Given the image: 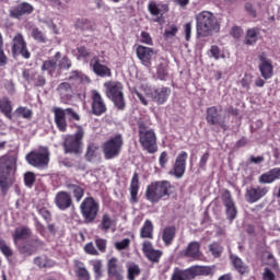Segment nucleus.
Masks as SVG:
<instances>
[{
  "instance_id": "obj_7",
  "label": "nucleus",
  "mask_w": 280,
  "mask_h": 280,
  "mask_svg": "<svg viewBox=\"0 0 280 280\" xmlns=\"http://www.w3.org/2000/svg\"><path fill=\"white\" fill-rule=\"evenodd\" d=\"M103 154L106 161L117 159L124 149V136L118 133L103 143Z\"/></svg>"
},
{
  "instance_id": "obj_23",
  "label": "nucleus",
  "mask_w": 280,
  "mask_h": 280,
  "mask_svg": "<svg viewBox=\"0 0 280 280\" xmlns=\"http://www.w3.org/2000/svg\"><path fill=\"white\" fill-rule=\"evenodd\" d=\"M259 65L258 69L265 80H270L272 78L273 73V67H272V61L264 55H259Z\"/></svg>"
},
{
  "instance_id": "obj_24",
  "label": "nucleus",
  "mask_w": 280,
  "mask_h": 280,
  "mask_svg": "<svg viewBox=\"0 0 280 280\" xmlns=\"http://www.w3.org/2000/svg\"><path fill=\"white\" fill-rule=\"evenodd\" d=\"M55 203L60 211H67V209L73 205V199H71V195H69V192L59 191L55 197Z\"/></svg>"
},
{
  "instance_id": "obj_34",
  "label": "nucleus",
  "mask_w": 280,
  "mask_h": 280,
  "mask_svg": "<svg viewBox=\"0 0 280 280\" xmlns=\"http://www.w3.org/2000/svg\"><path fill=\"white\" fill-rule=\"evenodd\" d=\"M57 91L62 100H71L73 97V89L69 82H62L58 85Z\"/></svg>"
},
{
  "instance_id": "obj_53",
  "label": "nucleus",
  "mask_w": 280,
  "mask_h": 280,
  "mask_svg": "<svg viewBox=\"0 0 280 280\" xmlns=\"http://www.w3.org/2000/svg\"><path fill=\"white\" fill-rule=\"evenodd\" d=\"M4 89L9 95H14L16 91V88L14 85V82H12V80L4 81Z\"/></svg>"
},
{
  "instance_id": "obj_30",
  "label": "nucleus",
  "mask_w": 280,
  "mask_h": 280,
  "mask_svg": "<svg viewBox=\"0 0 280 280\" xmlns=\"http://www.w3.org/2000/svg\"><path fill=\"white\" fill-rule=\"evenodd\" d=\"M230 261L233 266V268L240 273V275H246V272H248V267L245 264L244 260H242V258H240V256L234 255V254H230Z\"/></svg>"
},
{
  "instance_id": "obj_50",
  "label": "nucleus",
  "mask_w": 280,
  "mask_h": 280,
  "mask_svg": "<svg viewBox=\"0 0 280 280\" xmlns=\"http://www.w3.org/2000/svg\"><path fill=\"white\" fill-rule=\"evenodd\" d=\"M24 80L28 82V84H32L34 80H36V72L30 71V70H24L22 73Z\"/></svg>"
},
{
  "instance_id": "obj_22",
  "label": "nucleus",
  "mask_w": 280,
  "mask_h": 280,
  "mask_svg": "<svg viewBox=\"0 0 280 280\" xmlns=\"http://www.w3.org/2000/svg\"><path fill=\"white\" fill-rule=\"evenodd\" d=\"M142 252L147 259H149V261H152L153 264H159V259H161L163 255V252L154 249V247H152V243L150 241H145L143 243Z\"/></svg>"
},
{
  "instance_id": "obj_2",
  "label": "nucleus",
  "mask_w": 280,
  "mask_h": 280,
  "mask_svg": "<svg viewBox=\"0 0 280 280\" xmlns=\"http://www.w3.org/2000/svg\"><path fill=\"white\" fill-rule=\"evenodd\" d=\"M196 28L197 36H213V34L220 32V23L218 18L210 11H201L196 15Z\"/></svg>"
},
{
  "instance_id": "obj_13",
  "label": "nucleus",
  "mask_w": 280,
  "mask_h": 280,
  "mask_svg": "<svg viewBox=\"0 0 280 280\" xmlns=\"http://www.w3.org/2000/svg\"><path fill=\"white\" fill-rule=\"evenodd\" d=\"M189 154L186 151H182L174 163L173 170L168 172L170 176H175V178H183L187 170V159Z\"/></svg>"
},
{
  "instance_id": "obj_19",
  "label": "nucleus",
  "mask_w": 280,
  "mask_h": 280,
  "mask_svg": "<svg viewBox=\"0 0 280 280\" xmlns=\"http://www.w3.org/2000/svg\"><path fill=\"white\" fill-rule=\"evenodd\" d=\"M90 67L93 73H95V75H98V78H110V75H113L110 68L100 62V57H93L90 60Z\"/></svg>"
},
{
  "instance_id": "obj_39",
  "label": "nucleus",
  "mask_w": 280,
  "mask_h": 280,
  "mask_svg": "<svg viewBox=\"0 0 280 280\" xmlns=\"http://www.w3.org/2000/svg\"><path fill=\"white\" fill-rule=\"evenodd\" d=\"M100 156V147L95 143L88 144L85 159L86 161H95Z\"/></svg>"
},
{
  "instance_id": "obj_55",
  "label": "nucleus",
  "mask_w": 280,
  "mask_h": 280,
  "mask_svg": "<svg viewBox=\"0 0 280 280\" xmlns=\"http://www.w3.org/2000/svg\"><path fill=\"white\" fill-rule=\"evenodd\" d=\"M262 279L264 280H276L277 277L275 276V272L270 270V268L266 267L262 272Z\"/></svg>"
},
{
  "instance_id": "obj_61",
  "label": "nucleus",
  "mask_w": 280,
  "mask_h": 280,
  "mask_svg": "<svg viewBox=\"0 0 280 280\" xmlns=\"http://www.w3.org/2000/svg\"><path fill=\"white\" fill-rule=\"evenodd\" d=\"M141 43H144L145 45H152V37L150 36V33H141Z\"/></svg>"
},
{
  "instance_id": "obj_11",
  "label": "nucleus",
  "mask_w": 280,
  "mask_h": 280,
  "mask_svg": "<svg viewBox=\"0 0 280 280\" xmlns=\"http://www.w3.org/2000/svg\"><path fill=\"white\" fill-rule=\"evenodd\" d=\"M139 141L149 154H154L159 150L156 147V133H154V130L143 127V125L139 126Z\"/></svg>"
},
{
  "instance_id": "obj_56",
  "label": "nucleus",
  "mask_w": 280,
  "mask_h": 280,
  "mask_svg": "<svg viewBox=\"0 0 280 280\" xmlns=\"http://www.w3.org/2000/svg\"><path fill=\"white\" fill-rule=\"evenodd\" d=\"M89 56H91V52L89 51V49H86V47L81 46L78 48V59L80 60V58H89Z\"/></svg>"
},
{
  "instance_id": "obj_37",
  "label": "nucleus",
  "mask_w": 280,
  "mask_h": 280,
  "mask_svg": "<svg viewBox=\"0 0 280 280\" xmlns=\"http://www.w3.org/2000/svg\"><path fill=\"white\" fill-rule=\"evenodd\" d=\"M138 195H139V174L135 173L130 183L131 202H137Z\"/></svg>"
},
{
  "instance_id": "obj_32",
  "label": "nucleus",
  "mask_w": 280,
  "mask_h": 280,
  "mask_svg": "<svg viewBox=\"0 0 280 280\" xmlns=\"http://www.w3.org/2000/svg\"><path fill=\"white\" fill-rule=\"evenodd\" d=\"M55 60H57L58 71H69V69L72 67L71 59H69L67 56L62 57L60 51L55 54Z\"/></svg>"
},
{
  "instance_id": "obj_36",
  "label": "nucleus",
  "mask_w": 280,
  "mask_h": 280,
  "mask_svg": "<svg viewBox=\"0 0 280 280\" xmlns=\"http://www.w3.org/2000/svg\"><path fill=\"white\" fill-rule=\"evenodd\" d=\"M0 110L8 119H12V101L7 96L0 98Z\"/></svg>"
},
{
  "instance_id": "obj_59",
  "label": "nucleus",
  "mask_w": 280,
  "mask_h": 280,
  "mask_svg": "<svg viewBox=\"0 0 280 280\" xmlns=\"http://www.w3.org/2000/svg\"><path fill=\"white\" fill-rule=\"evenodd\" d=\"M210 57L214 58V60H220V48L215 45L210 48Z\"/></svg>"
},
{
  "instance_id": "obj_8",
  "label": "nucleus",
  "mask_w": 280,
  "mask_h": 280,
  "mask_svg": "<svg viewBox=\"0 0 280 280\" xmlns=\"http://www.w3.org/2000/svg\"><path fill=\"white\" fill-rule=\"evenodd\" d=\"M80 211L85 224H93L100 213V202L93 197H86L80 205Z\"/></svg>"
},
{
  "instance_id": "obj_12",
  "label": "nucleus",
  "mask_w": 280,
  "mask_h": 280,
  "mask_svg": "<svg viewBox=\"0 0 280 280\" xmlns=\"http://www.w3.org/2000/svg\"><path fill=\"white\" fill-rule=\"evenodd\" d=\"M221 202L225 208L226 219L233 222L235 218H237V206L235 205V200H233V196L229 189H225L221 195Z\"/></svg>"
},
{
  "instance_id": "obj_31",
  "label": "nucleus",
  "mask_w": 280,
  "mask_h": 280,
  "mask_svg": "<svg viewBox=\"0 0 280 280\" xmlns=\"http://www.w3.org/2000/svg\"><path fill=\"white\" fill-rule=\"evenodd\" d=\"M175 237H176V226L168 225L163 229L162 240L165 246H172V243L174 242Z\"/></svg>"
},
{
  "instance_id": "obj_45",
  "label": "nucleus",
  "mask_w": 280,
  "mask_h": 280,
  "mask_svg": "<svg viewBox=\"0 0 280 280\" xmlns=\"http://www.w3.org/2000/svg\"><path fill=\"white\" fill-rule=\"evenodd\" d=\"M209 250L214 257H220L224 250V247H222L220 243H212L209 245Z\"/></svg>"
},
{
  "instance_id": "obj_52",
  "label": "nucleus",
  "mask_w": 280,
  "mask_h": 280,
  "mask_svg": "<svg viewBox=\"0 0 280 280\" xmlns=\"http://www.w3.org/2000/svg\"><path fill=\"white\" fill-rule=\"evenodd\" d=\"M35 182L36 176L34 175V173L28 172L24 175V183L27 187H32V185H34Z\"/></svg>"
},
{
  "instance_id": "obj_60",
  "label": "nucleus",
  "mask_w": 280,
  "mask_h": 280,
  "mask_svg": "<svg viewBox=\"0 0 280 280\" xmlns=\"http://www.w3.org/2000/svg\"><path fill=\"white\" fill-rule=\"evenodd\" d=\"M95 244H96V247L98 248V250H101V253H105V250H106V240L96 238Z\"/></svg>"
},
{
  "instance_id": "obj_44",
  "label": "nucleus",
  "mask_w": 280,
  "mask_h": 280,
  "mask_svg": "<svg viewBox=\"0 0 280 280\" xmlns=\"http://www.w3.org/2000/svg\"><path fill=\"white\" fill-rule=\"evenodd\" d=\"M31 35L37 43H47V37H45V34L38 27H33Z\"/></svg>"
},
{
  "instance_id": "obj_3",
  "label": "nucleus",
  "mask_w": 280,
  "mask_h": 280,
  "mask_svg": "<svg viewBox=\"0 0 280 280\" xmlns=\"http://www.w3.org/2000/svg\"><path fill=\"white\" fill-rule=\"evenodd\" d=\"M170 189H172V183L168 180L152 182L145 190V198L152 205H156L163 198H170Z\"/></svg>"
},
{
  "instance_id": "obj_48",
  "label": "nucleus",
  "mask_w": 280,
  "mask_h": 280,
  "mask_svg": "<svg viewBox=\"0 0 280 280\" xmlns=\"http://www.w3.org/2000/svg\"><path fill=\"white\" fill-rule=\"evenodd\" d=\"M168 162H170V155H167L166 151H163L159 158L160 167H162V170H165V167H167Z\"/></svg>"
},
{
  "instance_id": "obj_10",
  "label": "nucleus",
  "mask_w": 280,
  "mask_h": 280,
  "mask_svg": "<svg viewBox=\"0 0 280 280\" xmlns=\"http://www.w3.org/2000/svg\"><path fill=\"white\" fill-rule=\"evenodd\" d=\"M49 149L40 147L38 150L31 151L26 154L25 160L28 165L43 170V167H47V165H49Z\"/></svg>"
},
{
  "instance_id": "obj_9",
  "label": "nucleus",
  "mask_w": 280,
  "mask_h": 280,
  "mask_svg": "<svg viewBox=\"0 0 280 280\" xmlns=\"http://www.w3.org/2000/svg\"><path fill=\"white\" fill-rule=\"evenodd\" d=\"M84 139V128L77 127V131L72 136H67L63 141V150L66 154H80L82 152V140Z\"/></svg>"
},
{
  "instance_id": "obj_16",
  "label": "nucleus",
  "mask_w": 280,
  "mask_h": 280,
  "mask_svg": "<svg viewBox=\"0 0 280 280\" xmlns=\"http://www.w3.org/2000/svg\"><path fill=\"white\" fill-rule=\"evenodd\" d=\"M270 191V188L266 186H258V187H252L248 188L245 192V198L247 202L250 205H254V202H259L264 196H266Z\"/></svg>"
},
{
  "instance_id": "obj_63",
  "label": "nucleus",
  "mask_w": 280,
  "mask_h": 280,
  "mask_svg": "<svg viewBox=\"0 0 280 280\" xmlns=\"http://www.w3.org/2000/svg\"><path fill=\"white\" fill-rule=\"evenodd\" d=\"M207 161H209V152H206L202 154L199 161V167L200 170H205L207 167Z\"/></svg>"
},
{
  "instance_id": "obj_62",
  "label": "nucleus",
  "mask_w": 280,
  "mask_h": 280,
  "mask_svg": "<svg viewBox=\"0 0 280 280\" xmlns=\"http://www.w3.org/2000/svg\"><path fill=\"white\" fill-rule=\"evenodd\" d=\"M84 250H85V253H88V255H98L97 249L95 248L93 243L86 244L84 247Z\"/></svg>"
},
{
  "instance_id": "obj_51",
  "label": "nucleus",
  "mask_w": 280,
  "mask_h": 280,
  "mask_svg": "<svg viewBox=\"0 0 280 280\" xmlns=\"http://www.w3.org/2000/svg\"><path fill=\"white\" fill-rule=\"evenodd\" d=\"M20 250H21L22 255L30 257V256L34 255V253H36V247L32 246V245H24L23 247H21Z\"/></svg>"
},
{
  "instance_id": "obj_21",
  "label": "nucleus",
  "mask_w": 280,
  "mask_h": 280,
  "mask_svg": "<svg viewBox=\"0 0 280 280\" xmlns=\"http://www.w3.org/2000/svg\"><path fill=\"white\" fill-rule=\"evenodd\" d=\"M136 54L142 65L150 67V62L154 54H156V50H154V48L140 45L137 47Z\"/></svg>"
},
{
  "instance_id": "obj_38",
  "label": "nucleus",
  "mask_w": 280,
  "mask_h": 280,
  "mask_svg": "<svg viewBox=\"0 0 280 280\" xmlns=\"http://www.w3.org/2000/svg\"><path fill=\"white\" fill-rule=\"evenodd\" d=\"M67 189L73 195L77 202H80L84 198V188L80 187L78 184H67Z\"/></svg>"
},
{
  "instance_id": "obj_1",
  "label": "nucleus",
  "mask_w": 280,
  "mask_h": 280,
  "mask_svg": "<svg viewBox=\"0 0 280 280\" xmlns=\"http://www.w3.org/2000/svg\"><path fill=\"white\" fill-rule=\"evenodd\" d=\"M14 172H16V156H0V189L8 194V189L14 185Z\"/></svg>"
},
{
  "instance_id": "obj_46",
  "label": "nucleus",
  "mask_w": 280,
  "mask_h": 280,
  "mask_svg": "<svg viewBox=\"0 0 280 280\" xmlns=\"http://www.w3.org/2000/svg\"><path fill=\"white\" fill-rule=\"evenodd\" d=\"M0 250L4 255V257L10 258L14 253L12 252V248L5 244V241L0 240Z\"/></svg>"
},
{
  "instance_id": "obj_17",
  "label": "nucleus",
  "mask_w": 280,
  "mask_h": 280,
  "mask_svg": "<svg viewBox=\"0 0 280 280\" xmlns=\"http://www.w3.org/2000/svg\"><path fill=\"white\" fill-rule=\"evenodd\" d=\"M32 12H34V5L28 2H21L9 11L11 19L19 20L32 14Z\"/></svg>"
},
{
  "instance_id": "obj_43",
  "label": "nucleus",
  "mask_w": 280,
  "mask_h": 280,
  "mask_svg": "<svg viewBox=\"0 0 280 280\" xmlns=\"http://www.w3.org/2000/svg\"><path fill=\"white\" fill-rule=\"evenodd\" d=\"M257 43V30L249 28L245 36V45H255Z\"/></svg>"
},
{
  "instance_id": "obj_18",
  "label": "nucleus",
  "mask_w": 280,
  "mask_h": 280,
  "mask_svg": "<svg viewBox=\"0 0 280 280\" xmlns=\"http://www.w3.org/2000/svg\"><path fill=\"white\" fill-rule=\"evenodd\" d=\"M12 51L14 56H22L23 58L28 59L31 54L27 50V44H25V39H23V35L16 34L13 38Z\"/></svg>"
},
{
  "instance_id": "obj_33",
  "label": "nucleus",
  "mask_w": 280,
  "mask_h": 280,
  "mask_svg": "<svg viewBox=\"0 0 280 280\" xmlns=\"http://www.w3.org/2000/svg\"><path fill=\"white\" fill-rule=\"evenodd\" d=\"M140 237L143 240H152L154 237V224L150 220H145L140 230Z\"/></svg>"
},
{
  "instance_id": "obj_14",
  "label": "nucleus",
  "mask_w": 280,
  "mask_h": 280,
  "mask_svg": "<svg viewBox=\"0 0 280 280\" xmlns=\"http://www.w3.org/2000/svg\"><path fill=\"white\" fill-rule=\"evenodd\" d=\"M206 121L209 126H220L222 130L228 129L224 117H222V114L218 110L217 106H211L207 108Z\"/></svg>"
},
{
  "instance_id": "obj_58",
  "label": "nucleus",
  "mask_w": 280,
  "mask_h": 280,
  "mask_svg": "<svg viewBox=\"0 0 280 280\" xmlns=\"http://www.w3.org/2000/svg\"><path fill=\"white\" fill-rule=\"evenodd\" d=\"M47 84V80L42 74H36L34 86H45Z\"/></svg>"
},
{
  "instance_id": "obj_29",
  "label": "nucleus",
  "mask_w": 280,
  "mask_h": 280,
  "mask_svg": "<svg viewBox=\"0 0 280 280\" xmlns=\"http://www.w3.org/2000/svg\"><path fill=\"white\" fill-rule=\"evenodd\" d=\"M28 237H32V230L25 225H22L15 229L13 234V242L14 244H19V242L28 240Z\"/></svg>"
},
{
  "instance_id": "obj_5",
  "label": "nucleus",
  "mask_w": 280,
  "mask_h": 280,
  "mask_svg": "<svg viewBox=\"0 0 280 280\" xmlns=\"http://www.w3.org/2000/svg\"><path fill=\"white\" fill-rule=\"evenodd\" d=\"M211 275V268L202 266H192L187 269L175 268L171 280H191L196 277H209Z\"/></svg>"
},
{
  "instance_id": "obj_20",
  "label": "nucleus",
  "mask_w": 280,
  "mask_h": 280,
  "mask_svg": "<svg viewBox=\"0 0 280 280\" xmlns=\"http://www.w3.org/2000/svg\"><path fill=\"white\" fill-rule=\"evenodd\" d=\"M107 272L109 277H114L116 280H124V266L119 264L116 257H112L107 261Z\"/></svg>"
},
{
  "instance_id": "obj_4",
  "label": "nucleus",
  "mask_w": 280,
  "mask_h": 280,
  "mask_svg": "<svg viewBox=\"0 0 280 280\" xmlns=\"http://www.w3.org/2000/svg\"><path fill=\"white\" fill-rule=\"evenodd\" d=\"M105 95L118 110H126V98L124 97V84L118 81H107L104 83Z\"/></svg>"
},
{
  "instance_id": "obj_64",
  "label": "nucleus",
  "mask_w": 280,
  "mask_h": 280,
  "mask_svg": "<svg viewBox=\"0 0 280 280\" xmlns=\"http://www.w3.org/2000/svg\"><path fill=\"white\" fill-rule=\"evenodd\" d=\"M184 32L186 36V40H190L191 38V22H188L184 25Z\"/></svg>"
},
{
  "instance_id": "obj_6",
  "label": "nucleus",
  "mask_w": 280,
  "mask_h": 280,
  "mask_svg": "<svg viewBox=\"0 0 280 280\" xmlns=\"http://www.w3.org/2000/svg\"><path fill=\"white\" fill-rule=\"evenodd\" d=\"M55 124L60 132H67V118L70 121H80V115L73 108L54 107Z\"/></svg>"
},
{
  "instance_id": "obj_54",
  "label": "nucleus",
  "mask_w": 280,
  "mask_h": 280,
  "mask_svg": "<svg viewBox=\"0 0 280 280\" xmlns=\"http://www.w3.org/2000/svg\"><path fill=\"white\" fill-rule=\"evenodd\" d=\"M75 26L79 27V30H91V22L84 19L78 20Z\"/></svg>"
},
{
  "instance_id": "obj_57",
  "label": "nucleus",
  "mask_w": 280,
  "mask_h": 280,
  "mask_svg": "<svg viewBox=\"0 0 280 280\" xmlns=\"http://www.w3.org/2000/svg\"><path fill=\"white\" fill-rule=\"evenodd\" d=\"M266 161V158H264V155H250L249 156V163H254V165H261V163H264Z\"/></svg>"
},
{
  "instance_id": "obj_28",
  "label": "nucleus",
  "mask_w": 280,
  "mask_h": 280,
  "mask_svg": "<svg viewBox=\"0 0 280 280\" xmlns=\"http://www.w3.org/2000/svg\"><path fill=\"white\" fill-rule=\"evenodd\" d=\"M184 257H189L190 259H200L202 252H200V243L194 241L190 242L187 247L182 252Z\"/></svg>"
},
{
  "instance_id": "obj_47",
  "label": "nucleus",
  "mask_w": 280,
  "mask_h": 280,
  "mask_svg": "<svg viewBox=\"0 0 280 280\" xmlns=\"http://www.w3.org/2000/svg\"><path fill=\"white\" fill-rule=\"evenodd\" d=\"M177 33H178V26L171 25L167 28H165L164 37L165 38H174V36H176Z\"/></svg>"
},
{
  "instance_id": "obj_42",
  "label": "nucleus",
  "mask_w": 280,
  "mask_h": 280,
  "mask_svg": "<svg viewBox=\"0 0 280 280\" xmlns=\"http://www.w3.org/2000/svg\"><path fill=\"white\" fill-rule=\"evenodd\" d=\"M113 226V219L110 218V214L104 213L101 220V223L98 225V229L101 231H110V228Z\"/></svg>"
},
{
  "instance_id": "obj_26",
  "label": "nucleus",
  "mask_w": 280,
  "mask_h": 280,
  "mask_svg": "<svg viewBox=\"0 0 280 280\" xmlns=\"http://www.w3.org/2000/svg\"><path fill=\"white\" fill-rule=\"evenodd\" d=\"M170 95H172V90L170 88H158L151 92V97L156 104H165Z\"/></svg>"
},
{
  "instance_id": "obj_41",
  "label": "nucleus",
  "mask_w": 280,
  "mask_h": 280,
  "mask_svg": "<svg viewBox=\"0 0 280 280\" xmlns=\"http://www.w3.org/2000/svg\"><path fill=\"white\" fill-rule=\"evenodd\" d=\"M13 115L14 117H22L23 119H32L34 113L27 107L20 106L14 110Z\"/></svg>"
},
{
  "instance_id": "obj_27",
  "label": "nucleus",
  "mask_w": 280,
  "mask_h": 280,
  "mask_svg": "<svg viewBox=\"0 0 280 280\" xmlns=\"http://www.w3.org/2000/svg\"><path fill=\"white\" fill-rule=\"evenodd\" d=\"M148 8L150 14H152V16H155V23H161L163 14H165V12H168L170 10V7L167 4H156L155 2H150Z\"/></svg>"
},
{
  "instance_id": "obj_15",
  "label": "nucleus",
  "mask_w": 280,
  "mask_h": 280,
  "mask_svg": "<svg viewBox=\"0 0 280 280\" xmlns=\"http://www.w3.org/2000/svg\"><path fill=\"white\" fill-rule=\"evenodd\" d=\"M92 115H95L96 117H101V115H104L106 113L107 107L106 103L104 102V98L102 97V94L97 90L92 91Z\"/></svg>"
},
{
  "instance_id": "obj_25",
  "label": "nucleus",
  "mask_w": 280,
  "mask_h": 280,
  "mask_svg": "<svg viewBox=\"0 0 280 280\" xmlns=\"http://www.w3.org/2000/svg\"><path fill=\"white\" fill-rule=\"evenodd\" d=\"M276 180H280V167L271 168L258 177L260 185H271Z\"/></svg>"
},
{
  "instance_id": "obj_49",
  "label": "nucleus",
  "mask_w": 280,
  "mask_h": 280,
  "mask_svg": "<svg viewBox=\"0 0 280 280\" xmlns=\"http://www.w3.org/2000/svg\"><path fill=\"white\" fill-rule=\"evenodd\" d=\"M130 246V238H124L122 241L115 243L116 250H126Z\"/></svg>"
},
{
  "instance_id": "obj_40",
  "label": "nucleus",
  "mask_w": 280,
  "mask_h": 280,
  "mask_svg": "<svg viewBox=\"0 0 280 280\" xmlns=\"http://www.w3.org/2000/svg\"><path fill=\"white\" fill-rule=\"evenodd\" d=\"M141 275V268L139 265L131 262L130 265L127 266V279L128 280H135L137 277Z\"/></svg>"
},
{
  "instance_id": "obj_35",
  "label": "nucleus",
  "mask_w": 280,
  "mask_h": 280,
  "mask_svg": "<svg viewBox=\"0 0 280 280\" xmlns=\"http://www.w3.org/2000/svg\"><path fill=\"white\" fill-rule=\"evenodd\" d=\"M42 71H47L48 75H54V73L58 71V60H56V56L43 62Z\"/></svg>"
}]
</instances>
